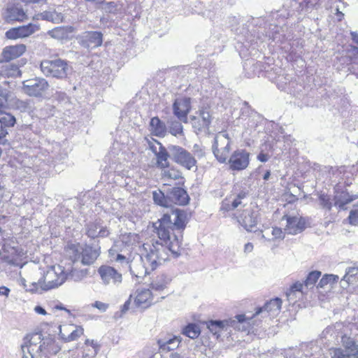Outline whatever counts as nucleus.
I'll list each match as a JSON object with an SVG mask.
<instances>
[{
  "label": "nucleus",
  "instance_id": "obj_11",
  "mask_svg": "<svg viewBox=\"0 0 358 358\" xmlns=\"http://www.w3.org/2000/svg\"><path fill=\"white\" fill-rule=\"evenodd\" d=\"M282 303V300L280 298L276 297L266 303L262 308H258L256 310L255 313L253 314L250 318H247L244 314L238 315L236 316V318L238 322L242 323L247 322L248 320L249 321L264 310L272 315L278 314L281 309Z\"/></svg>",
  "mask_w": 358,
  "mask_h": 358
},
{
  "label": "nucleus",
  "instance_id": "obj_4",
  "mask_svg": "<svg viewBox=\"0 0 358 358\" xmlns=\"http://www.w3.org/2000/svg\"><path fill=\"white\" fill-rule=\"evenodd\" d=\"M41 70L46 76L59 79L65 78L68 75L69 64L65 60L56 59L54 60L45 59L41 62Z\"/></svg>",
  "mask_w": 358,
  "mask_h": 358
},
{
  "label": "nucleus",
  "instance_id": "obj_34",
  "mask_svg": "<svg viewBox=\"0 0 358 358\" xmlns=\"http://www.w3.org/2000/svg\"><path fill=\"white\" fill-rule=\"evenodd\" d=\"M343 280H345L348 284H352L358 280V267H350L348 268Z\"/></svg>",
  "mask_w": 358,
  "mask_h": 358
},
{
  "label": "nucleus",
  "instance_id": "obj_24",
  "mask_svg": "<svg viewBox=\"0 0 358 358\" xmlns=\"http://www.w3.org/2000/svg\"><path fill=\"white\" fill-rule=\"evenodd\" d=\"M99 253L92 246L85 245L81 251V262L85 265L93 264L97 259Z\"/></svg>",
  "mask_w": 358,
  "mask_h": 358
},
{
  "label": "nucleus",
  "instance_id": "obj_26",
  "mask_svg": "<svg viewBox=\"0 0 358 358\" xmlns=\"http://www.w3.org/2000/svg\"><path fill=\"white\" fill-rule=\"evenodd\" d=\"M156 157V165L161 169H164L169 166V155L166 148L160 145L158 152L155 155Z\"/></svg>",
  "mask_w": 358,
  "mask_h": 358
},
{
  "label": "nucleus",
  "instance_id": "obj_32",
  "mask_svg": "<svg viewBox=\"0 0 358 358\" xmlns=\"http://www.w3.org/2000/svg\"><path fill=\"white\" fill-rule=\"evenodd\" d=\"M83 247L80 243H69L65 247V251L69 253L73 260H77L81 255Z\"/></svg>",
  "mask_w": 358,
  "mask_h": 358
},
{
  "label": "nucleus",
  "instance_id": "obj_3",
  "mask_svg": "<svg viewBox=\"0 0 358 358\" xmlns=\"http://www.w3.org/2000/svg\"><path fill=\"white\" fill-rule=\"evenodd\" d=\"M164 296H159L155 293L150 288L138 287L130 295L136 308L147 309L160 301Z\"/></svg>",
  "mask_w": 358,
  "mask_h": 358
},
{
  "label": "nucleus",
  "instance_id": "obj_58",
  "mask_svg": "<svg viewBox=\"0 0 358 358\" xmlns=\"http://www.w3.org/2000/svg\"><path fill=\"white\" fill-rule=\"evenodd\" d=\"M245 252H250L253 250V245L251 243H248L245 245Z\"/></svg>",
  "mask_w": 358,
  "mask_h": 358
},
{
  "label": "nucleus",
  "instance_id": "obj_41",
  "mask_svg": "<svg viewBox=\"0 0 358 358\" xmlns=\"http://www.w3.org/2000/svg\"><path fill=\"white\" fill-rule=\"evenodd\" d=\"M320 205L322 208L330 210L332 208L331 196L326 194H322L319 196Z\"/></svg>",
  "mask_w": 358,
  "mask_h": 358
},
{
  "label": "nucleus",
  "instance_id": "obj_5",
  "mask_svg": "<svg viewBox=\"0 0 358 358\" xmlns=\"http://www.w3.org/2000/svg\"><path fill=\"white\" fill-rule=\"evenodd\" d=\"M213 116L208 103L201 105L195 115L190 118L191 124L196 133L207 131L212 122Z\"/></svg>",
  "mask_w": 358,
  "mask_h": 358
},
{
  "label": "nucleus",
  "instance_id": "obj_36",
  "mask_svg": "<svg viewBox=\"0 0 358 358\" xmlns=\"http://www.w3.org/2000/svg\"><path fill=\"white\" fill-rule=\"evenodd\" d=\"M338 280V276L334 274H324L319 281L317 287L323 288L328 284H334Z\"/></svg>",
  "mask_w": 358,
  "mask_h": 358
},
{
  "label": "nucleus",
  "instance_id": "obj_39",
  "mask_svg": "<svg viewBox=\"0 0 358 358\" xmlns=\"http://www.w3.org/2000/svg\"><path fill=\"white\" fill-rule=\"evenodd\" d=\"M358 196L356 195H350L347 192H343L340 196V199L338 201L340 207L343 208L344 206L351 203L355 200Z\"/></svg>",
  "mask_w": 358,
  "mask_h": 358
},
{
  "label": "nucleus",
  "instance_id": "obj_55",
  "mask_svg": "<svg viewBox=\"0 0 358 358\" xmlns=\"http://www.w3.org/2000/svg\"><path fill=\"white\" fill-rule=\"evenodd\" d=\"M34 310L38 314L43 315H47L46 310L43 307H41L40 306H36L34 308Z\"/></svg>",
  "mask_w": 358,
  "mask_h": 358
},
{
  "label": "nucleus",
  "instance_id": "obj_56",
  "mask_svg": "<svg viewBox=\"0 0 358 358\" xmlns=\"http://www.w3.org/2000/svg\"><path fill=\"white\" fill-rule=\"evenodd\" d=\"M288 203H294L298 201V197L292 193L288 194V198L286 199Z\"/></svg>",
  "mask_w": 358,
  "mask_h": 358
},
{
  "label": "nucleus",
  "instance_id": "obj_48",
  "mask_svg": "<svg viewBox=\"0 0 358 358\" xmlns=\"http://www.w3.org/2000/svg\"><path fill=\"white\" fill-rule=\"evenodd\" d=\"M92 306L101 311H105L108 308V304L99 301H96Z\"/></svg>",
  "mask_w": 358,
  "mask_h": 358
},
{
  "label": "nucleus",
  "instance_id": "obj_49",
  "mask_svg": "<svg viewBox=\"0 0 358 358\" xmlns=\"http://www.w3.org/2000/svg\"><path fill=\"white\" fill-rule=\"evenodd\" d=\"M34 337V335H27L24 338V344L22 345V348H29L31 347L32 343L31 342V338Z\"/></svg>",
  "mask_w": 358,
  "mask_h": 358
},
{
  "label": "nucleus",
  "instance_id": "obj_20",
  "mask_svg": "<svg viewBox=\"0 0 358 358\" xmlns=\"http://www.w3.org/2000/svg\"><path fill=\"white\" fill-rule=\"evenodd\" d=\"M248 193L245 191H241L236 195L227 196L222 202L221 210L229 212L235 210L239 206L242 205V200L245 199Z\"/></svg>",
  "mask_w": 358,
  "mask_h": 358
},
{
  "label": "nucleus",
  "instance_id": "obj_14",
  "mask_svg": "<svg viewBox=\"0 0 358 358\" xmlns=\"http://www.w3.org/2000/svg\"><path fill=\"white\" fill-rule=\"evenodd\" d=\"M6 23L23 22L28 20V15L24 9L13 4L6 8L3 14Z\"/></svg>",
  "mask_w": 358,
  "mask_h": 358
},
{
  "label": "nucleus",
  "instance_id": "obj_47",
  "mask_svg": "<svg viewBox=\"0 0 358 358\" xmlns=\"http://www.w3.org/2000/svg\"><path fill=\"white\" fill-rule=\"evenodd\" d=\"M349 222L353 225L358 224V210H352L348 216Z\"/></svg>",
  "mask_w": 358,
  "mask_h": 358
},
{
  "label": "nucleus",
  "instance_id": "obj_42",
  "mask_svg": "<svg viewBox=\"0 0 358 358\" xmlns=\"http://www.w3.org/2000/svg\"><path fill=\"white\" fill-rule=\"evenodd\" d=\"M329 352L331 358H348V355L341 348H331L329 350Z\"/></svg>",
  "mask_w": 358,
  "mask_h": 358
},
{
  "label": "nucleus",
  "instance_id": "obj_35",
  "mask_svg": "<svg viewBox=\"0 0 358 358\" xmlns=\"http://www.w3.org/2000/svg\"><path fill=\"white\" fill-rule=\"evenodd\" d=\"M88 41L93 47H99L103 42V35L99 31H90L88 32Z\"/></svg>",
  "mask_w": 358,
  "mask_h": 358
},
{
  "label": "nucleus",
  "instance_id": "obj_12",
  "mask_svg": "<svg viewBox=\"0 0 358 358\" xmlns=\"http://www.w3.org/2000/svg\"><path fill=\"white\" fill-rule=\"evenodd\" d=\"M39 29V26L35 24L29 23L26 25L19 26L8 29L5 36L10 40H16L29 37Z\"/></svg>",
  "mask_w": 358,
  "mask_h": 358
},
{
  "label": "nucleus",
  "instance_id": "obj_64",
  "mask_svg": "<svg viewBox=\"0 0 358 358\" xmlns=\"http://www.w3.org/2000/svg\"><path fill=\"white\" fill-rule=\"evenodd\" d=\"M22 358H33V356H32V355H29V356H28V355H24L22 356Z\"/></svg>",
  "mask_w": 358,
  "mask_h": 358
},
{
  "label": "nucleus",
  "instance_id": "obj_62",
  "mask_svg": "<svg viewBox=\"0 0 358 358\" xmlns=\"http://www.w3.org/2000/svg\"><path fill=\"white\" fill-rule=\"evenodd\" d=\"M55 308L58 309V310H64L68 311V310L66 308L63 307V306L62 304L55 306Z\"/></svg>",
  "mask_w": 358,
  "mask_h": 358
},
{
  "label": "nucleus",
  "instance_id": "obj_9",
  "mask_svg": "<svg viewBox=\"0 0 358 358\" xmlns=\"http://www.w3.org/2000/svg\"><path fill=\"white\" fill-rule=\"evenodd\" d=\"M182 342L180 336L173 335L171 333H162L161 336L157 340L159 351L161 352H168L177 349Z\"/></svg>",
  "mask_w": 358,
  "mask_h": 358
},
{
  "label": "nucleus",
  "instance_id": "obj_45",
  "mask_svg": "<svg viewBox=\"0 0 358 358\" xmlns=\"http://www.w3.org/2000/svg\"><path fill=\"white\" fill-rule=\"evenodd\" d=\"M285 229L282 230L280 227H273L272 229V235L273 236V238L275 239H280L282 240L285 238Z\"/></svg>",
  "mask_w": 358,
  "mask_h": 358
},
{
  "label": "nucleus",
  "instance_id": "obj_43",
  "mask_svg": "<svg viewBox=\"0 0 358 358\" xmlns=\"http://www.w3.org/2000/svg\"><path fill=\"white\" fill-rule=\"evenodd\" d=\"M99 229V225L96 223H92L88 225L87 228L86 234L88 237H90L92 238H94L96 237H98V232L97 229Z\"/></svg>",
  "mask_w": 358,
  "mask_h": 358
},
{
  "label": "nucleus",
  "instance_id": "obj_61",
  "mask_svg": "<svg viewBox=\"0 0 358 358\" xmlns=\"http://www.w3.org/2000/svg\"><path fill=\"white\" fill-rule=\"evenodd\" d=\"M271 175L270 171H266L263 176V179L266 180L269 178Z\"/></svg>",
  "mask_w": 358,
  "mask_h": 358
},
{
  "label": "nucleus",
  "instance_id": "obj_13",
  "mask_svg": "<svg viewBox=\"0 0 358 358\" xmlns=\"http://www.w3.org/2000/svg\"><path fill=\"white\" fill-rule=\"evenodd\" d=\"M65 275L63 273H57L54 271H48L42 281H40L41 288L48 291L55 289L62 285L65 281Z\"/></svg>",
  "mask_w": 358,
  "mask_h": 358
},
{
  "label": "nucleus",
  "instance_id": "obj_27",
  "mask_svg": "<svg viewBox=\"0 0 358 358\" xmlns=\"http://www.w3.org/2000/svg\"><path fill=\"white\" fill-rule=\"evenodd\" d=\"M75 329L70 334H66L62 329L59 330V336L65 342L76 341L84 334V329L81 326H75Z\"/></svg>",
  "mask_w": 358,
  "mask_h": 358
},
{
  "label": "nucleus",
  "instance_id": "obj_10",
  "mask_svg": "<svg viewBox=\"0 0 358 358\" xmlns=\"http://www.w3.org/2000/svg\"><path fill=\"white\" fill-rule=\"evenodd\" d=\"M7 99L6 97L0 98V123L1 124L0 129V141L8 134L7 131L3 128V126L7 127H13L16 122L15 117L10 113H7Z\"/></svg>",
  "mask_w": 358,
  "mask_h": 358
},
{
  "label": "nucleus",
  "instance_id": "obj_31",
  "mask_svg": "<svg viewBox=\"0 0 358 358\" xmlns=\"http://www.w3.org/2000/svg\"><path fill=\"white\" fill-rule=\"evenodd\" d=\"M201 333L199 327L196 324H189L182 330V334L190 338H197Z\"/></svg>",
  "mask_w": 358,
  "mask_h": 358
},
{
  "label": "nucleus",
  "instance_id": "obj_60",
  "mask_svg": "<svg viewBox=\"0 0 358 358\" xmlns=\"http://www.w3.org/2000/svg\"><path fill=\"white\" fill-rule=\"evenodd\" d=\"M116 259H117V261L122 262V261H124V260L126 259V257H125V256H124L123 255L118 254V255H117Z\"/></svg>",
  "mask_w": 358,
  "mask_h": 358
},
{
  "label": "nucleus",
  "instance_id": "obj_18",
  "mask_svg": "<svg viewBox=\"0 0 358 358\" xmlns=\"http://www.w3.org/2000/svg\"><path fill=\"white\" fill-rule=\"evenodd\" d=\"M98 273L105 284L120 283L122 280V274L115 268L108 265H102L98 269Z\"/></svg>",
  "mask_w": 358,
  "mask_h": 358
},
{
  "label": "nucleus",
  "instance_id": "obj_22",
  "mask_svg": "<svg viewBox=\"0 0 358 358\" xmlns=\"http://www.w3.org/2000/svg\"><path fill=\"white\" fill-rule=\"evenodd\" d=\"M168 199L170 201V205L172 203L178 206H185L189 203V197L183 188L173 187L168 192Z\"/></svg>",
  "mask_w": 358,
  "mask_h": 358
},
{
  "label": "nucleus",
  "instance_id": "obj_37",
  "mask_svg": "<svg viewBox=\"0 0 358 358\" xmlns=\"http://www.w3.org/2000/svg\"><path fill=\"white\" fill-rule=\"evenodd\" d=\"M321 272L319 271L310 272L303 282L305 287H313L321 276Z\"/></svg>",
  "mask_w": 358,
  "mask_h": 358
},
{
  "label": "nucleus",
  "instance_id": "obj_6",
  "mask_svg": "<svg viewBox=\"0 0 358 358\" xmlns=\"http://www.w3.org/2000/svg\"><path fill=\"white\" fill-rule=\"evenodd\" d=\"M174 162L187 170L197 167L194 156L182 147L173 145L171 148Z\"/></svg>",
  "mask_w": 358,
  "mask_h": 358
},
{
  "label": "nucleus",
  "instance_id": "obj_51",
  "mask_svg": "<svg viewBox=\"0 0 358 358\" xmlns=\"http://www.w3.org/2000/svg\"><path fill=\"white\" fill-rule=\"evenodd\" d=\"M194 155L198 158H201L205 156V152L204 150L201 148L199 146L194 145Z\"/></svg>",
  "mask_w": 358,
  "mask_h": 358
},
{
  "label": "nucleus",
  "instance_id": "obj_8",
  "mask_svg": "<svg viewBox=\"0 0 358 358\" xmlns=\"http://www.w3.org/2000/svg\"><path fill=\"white\" fill-rule=\"evenodd\" d=\"M49 84L44 78H35L23 83V92L34 97H42L48 90Z\"/></svg>",
  "mask_w": 358,
  "mask_h": 358
},
{
  "label": "nucleus",
  "instance_id": "obj_29",
  "mask_svg": "<svg viewBox=\"0 0 358 358\" xmlns=\"http://www.w3.org/2000/svg\"><path fill=\"white\" fill-rule=\"evenodd\" d=\"M74 29L72 27H58L50 31V34L53 38L57 39L68 38Z\"/></svg>",
  "mask_w": 358,
  "mask_h": 358
},
{
  "label": "nucleus",
  "instance_id": "obj_33",
  "mask_svg": "<svg viewBox=\"0 0 358 358\" xmlns=\"http://www.w3.org/2000/svg\"><path fill=\"white\" fill-rule=\"evenodd\" d=\"M3 73L5 77H20L21 76V71L18 66L15 64H7L3 67Z\"/></svg>",
  "mask_w": 358,
  "mask_h": 358
},
{
  "label": "nucleus",
  "instance_id": "obj_15",
  "mask_svg": "<svg viewBox=\"0 0 358 358\" xmlns=\"http://www.w3.org/2000/svg\"><path fill=\"white\" fill-rule=\"evenodd\" d=\"M191 108V99L187 97L176 99L173 104L174 115L183 122H187V115Z\"/></svg>",
  "mask_w": 358,
  "mask_h": 358
},
{
  "label": "nucleus",
  "instance_id": "obj_54",
  "mask_svg": "<svg viewBox=\"0 0 358 358\" xmlns=\"http://www.w3.org/2000/svg\"><path fill=\"white\" fill-rule=\"evenodd\" d=\"M131 299H130V298H129L127 301H126L124 302V303L123 304V306H122V309H121V311H122V313H125L126 311H127V310L129 309V308H130V303H131Z\"/></svg>",
  "mask_w": 358,
  "mask_h": 358
},
{
  "label": "nucleus",
  "instance_id": "obj_30",
  "mask_svg": "<svg viewBox=\"0 0 358 358\" xmlns=\"http://www.w3.org/2000/svg\"><path fill=\"white\" fill-rule=\"evenodd\" d=\"M228 321L227 320H210L206 322L208 329L213 334H220L224 327L228 325Z\"/></svg>",
  "mask_w": 358,
  "mask_h": 358
},
{
  "label": "nucleus",
  "instance_id": "obj_16",
  "mask_svg": "<svg viewBox=\"0 0 358 358\" xmlns=\"http://www.w3.org/2000/svg\"><path fill=\"white\" fill-rule=\"evenodd\" d=\"M282 220L287 221L284 228L285 232L288 234L295 235L301 233L306 228V220L301 216H290L285 215Z\"/></svg>",
  "mask_w": 358,
  "mask_h": 358
},
{
  "label": "nucleus",
  "instance_id": "obj_17",
  "mask_svg": "<svg viewBox=\"0 0 358 358\" xmlns=\"http://www.w3.org/2000/svg\"><path fill=\"white\" fill-rule=\"evenodd\" d=\"M235 217L238 223L247 231H251L257 224V217L255 213L250 208H245L241 212H237Z\"/></svg>",
  "mask_w": 358,
  "mask_h": 358
},
{
  "label": "nucleus",
  "instance_id": "obj_59",
  "mask_svg": "<svg viewBox=\"0 0 358 358\" xmlns=\"http://www.w3.org/2000/svg\"><path fill=\"white\" fill-rule=\"evenodd\" d=\"M46 0H21L22 2L25 3H40V2H45Z\"/></svg>",
  "mask_w": 358,
  "mask_h": 358
},
{
  "label": "nucleus",
  "instance_id": "obj_52",
  "mask_svg": "<svg viewBox=\"0 0 358 358\" xmlns=\"http://www.w3.org/2000/svg\"><path fill=\"white\" fill-rule=\"evenodd\" d=\"M98 237H106L109 235V231L106 227H102L98 231Z\"/></svg>",
  "mask_w": 358,
  "mask_h": 358
},
{
  "label": "nucleus",
  "instance_id": "obj_38",
  "mask_svg": "<svg viewBox=\"0 0 358 358\" xmlns=\"http://www.w3.org/2000/svg\"><path fill=\"white\" fill-rule=\"evenodd\" d=\"M153 199L156 203L162 206L168 207L170 206V201L168 199V195L164 196V193L161 191L153 192Z\"/></svg>",
  "mask_w": 358,
  "mask_h": 358
},
{
  "label": "nucleus",
  "instance_id": "obj_28",
  "mask_svg": "<svg viewBox=\"0 0 358 358\" xmlns=\"http://www.w3.org/2000/svg\"><path fill=\"white\" fill-rule=\"evenodd\" d=\"M231 150V143L228 142L224 148L215 149L214 154L220 163H226L229 162Z\"/></svg>",
  "mask_w": 358,
  "mask_h": 358
},
{
  "label": "nucleus",
  "instance_id": "obj_63",
  "mask_svg": "<svg viewBox=\"0 0 358 358\" xmlns=\"http://www.w3.org/2000/svg\"><path fill=\"white\" fill-rule=\"evenodd\" d=\"M172 358H182L178 354L175 353L172 355Z\"/></svg>",
  "mask_w": 358,
  "mask_h": 358
},
{
  "label": "nucleus",
  "instance_id": "obj_1",
  "mask_svg": "<svg viewBox=\"0 0 358 358\" xmlns=\"http://www.w3.org/2000/svg\"><path fill=\"white\" fill-rule=\"evenodd\" d=\"M175 215L173 222L171 215L165 213L152 223L153 231L157 238L142 241L141 236L136 233L122 235L124 246L131 248L138 247L141 264L130 267L132 275L143 278L155 271L162 264L178 257L182 249V236L188 222L187 213L180 209L172 211Z\"/></svg>",
  "mask_w": 358,
  "mask_h": 358
},
{
  "label": "nucleus",
  "instance_id": "obj_44",
  "mask_svg": "<svg viewBox=\"0 0 358 358\" xmlns=\"http://www.w3.org/2000/svg\"><path fill=\"white\" fill-rule=\"evenodd\" d=\"M180 175H181L180 172L174 168H171V169H169L164 173L165 177H166L169 179H172V180L179 179L180 178H181Z\"/></svg>",
  "mask_w": 358,
  "mask_h": 358
},
{
  "label": "nucleus",
  "instance_id": "obj_53",
  "mask_svg": "<svg viewBox=\"0 0 358 358\" xmlns=\"http://www.w3.org/2000/svg\"><path fill=\"white\" fill-rule=\"evenodd\" d=\"M10 289L5 286L0 287V295L5 296L6 297L8 296L10 294Z\"/></svg>",
  "mask_w": 358,
  "mask_h": 358
},
{
  "label": "nucleus",
  "instance_id": "obj_19",
  "mask_svg": "<svg viewBox=\"0 0 358 358\" xmlns=\"http://www.w3.org/2000/svg\"><path fill=\"white\" fill-rule=\"evenodd\" d=\"M152 271L150 275L152 274L150 277V288L155 293H159L166 288H167L168 285L171 282V278L164 273H156Z\"/></svg>",
  "mask_w": 358,
  "mask_h": 358
},
{
  "label": "nucleus",
  "instance_id": "obj_2",
  "mask_svg": "<svg viewBox=\"0 0 358 358\" xmlns=\"http://www.w3.org/2000/svg\"><path fill=\"white\" fill-rule=\"evenodd\" d=\"M27 252L13 238H5L0 227V263L22 268L27 263Z\"/></svg>",
  "mask_w": 358,
  "mask_h": 358
},
{
  "label": "nucleus",
  "instance_id": "obj_50",
  "mask_svg": "<svg viewBox=\"0 0 358 358\" xmlns=\"http://www.w3.org/2000/svg\"><path fill=\"white\" fill-rule=\"evenodd\" d=\"M269 155L264 152L263 151H261L257 157V159L261 162H266L269 159Z\"/></svg>",
  "mask_w": 358,
  "mask_h": 358
},
{
  "label": "nucleus",
  "instance_id": "obj_57",
  "mask_svg": "<svg viewBox=\"0 0 358 358\" xmlns=\"http://www.w3.org/2000/svg\"><path fill=\"white\" fill-rule=\"evenodd\" d=\"M85 344L87 345H91L92 347H93V348H94L95 350H96L98 348H99V345L98 344L96 343V342H95L94 340H89V339H87L85 341Z\"/></svg>",
  "mask_w": 358,
  "mask_h": 358
},
{
  "label": "nucleus",
  "instance_id": "obj_40",
  "mask_svg": "<svg viewBox=\"0 0 358 358\" xmlns=\"http://www.w3.org/2000/svg\"><path fill=\"white\" fill-rule=\"evenodd\" d=\"M305 286L303 282H301L299 281H296L293 283L289 289L287 291L286 295L288 298H291L292 295L294 294L296 292H303V287Z\"/></svg>",
  "mask_w": 358,
  "mask_h": 358
},
{
  "label": "nucleus",
  "instance_id": "obj_21",
  "mask_svg": "<svg viewBox=\"0 0 358 358\" xmlns=\"http://www.w3.org/2000/svg\"><path fill=\"white\" fill-rule=\"evenodd\" d=\"M26 51V45L17 44L6 47L1 53L0 62H8L22 56Z\"/></svg>",
  "mask_w": 358,
  "mask_h": 358
},
{
  "label": "nucleus",
  "instance_id": "obj_7",
  "mask_svg": "<svg viewBox=\"0 0 358 358\" xmlns=\"http://www.w3.org/2000/svg\"><path fill=\"white\" fill-rule=\"evenodd\" d=\"M250 162V153L245 149L234 150L229 158V168L232 171H241L246 169Z\"/></svg>",
  "mask_w": 358,
  "mask_h": 358
},
{
  "label": "nucleus",
  "instance_id": "obj_46",
  "mask_svg": "<svg viewBox=\"0 0 358 358\" xmlns=\"http://www.w3.org/2000/svg\"><path fill=\"white\" fill-rule=\"evenodd\" d=\"M148 144L149 146L150 150L155 154L158 152V150H157V145L160 147V145H162L159 141L156 139H151L148 141Z\"/></svg>",
  "mask_w": 358,
  "mask_h": 358
},
{
  "label": "nucleus",
  "instance_id": "obj_25",
  "mask_svg": "<svg viewBox=\"0 0 358 358\" xmlns=\"http://www.w3.org/2000/svg\"><path fill=\"white\" fill-rule=\"evenodd\" d=\"M150 131L152 135L162 137L166 131V125L158 117H154L150 122Z\"/></svg>",
  "mask_w": 358,
  "mask_h": 358
},
{
  "label": "nucleus",
  "instance_id": "obj_23",
  "mask_svg": "<svg viewBox=\"0 0 358 358\" xmlns=\"http://www.w3.org/2000/svg\"><path fill=\"white\" fill-rule=\"evenodd\" d=\"M342 344L345 350L348 358H358V343L350 337L344 335L341 338Z\"/></svg>",
  "mask_w": 358,
  "mask_h": 358
}]
</instances>
